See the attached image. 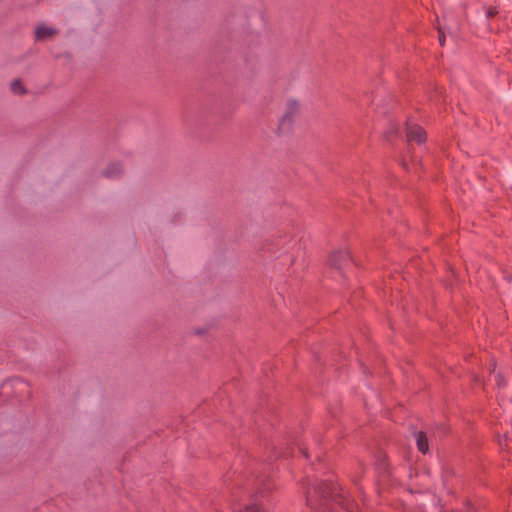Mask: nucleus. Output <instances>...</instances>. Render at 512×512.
Wrapping results in <instances>:
<instances>
[{"label":"nucleus","instance_id":"10","mask_svg":"<svg viewBox=\"0 0 512 512\" xmlns=\"http://www.w3.org/2000/svg\"><path fill=\"white\" fill-rule=\"evenodd\" d=\"M445 34L442 30L439 29V43L440 45H444Z\"/></svg>","mask_w":512,"mask_h":512},{"label":"nucleus","instance_id":"7","mask_svg":"<svg viewBox=\"0 0 512 512\" xmlns=\"http://www.w3.org/2000/svg\"><path fill=\"white\" fill-rule=\"evenodd\" d=\"M417 447L420 452L426 453L428 451V441L423 432H419L416 437Z\"/></svg>","mask_w":512,"mask_h":512},{"label":"nucleus","instance_id":"2","mask_svg":"<svg viewBox=\"0 0 512 512\" xmlns=\"http://www.w3.org/2000/svg\"><path fill=\"white\" fill-rule=\"evenodd\" d=\"M301 102L296 98H288L285 103L284 111L277 122L275 133L278 136L290 134L293 131L296 119L301 112Z\"/></svg>","mask_w":512,"mask_h":512},{"label":"nucleus","instance_id":"9","mask_svg":"<svg viewBox=\"0 0 512 512\" xmlns=\"http://www.w3.org/2000/svg\"><path fill=\"white\" fill-rule=\"evenodd\" d=\"M497 14V10L495 8L487 9V17H494Z\"/></svg>","mask_w":512,"mask_h":512},{"label":"nucleus","instance_id":"3","mask_svg":"<svg viewBox=\"0 0 512 512\" xmlns=\"http://www.w3.org/2000/svg\"><path fill=\"white\" fill-rule=\"evenodd\" d=\"M125 168L123 162L113 160L106 164L101 170V175L107 179H119L124 175Z\"/></svg>","mask_w":512,"mask_h":512},{"label":"nucleus","instance_id":"1","mask_svg":"<svg viewBox=\"0 0 512 512\" xmlns=\"http://www.w3.org/2000/svg\"><path fill=\"white\" fill-rule=\"evenodd\" d=\"M320 496V503L309 494L307 496V509L303 512H350L348 502H344L342 488L326 484L315 489Z\"/></svg>","mask_w":512,"mask_h":512},{"label":"nucleus","instance_id":"11","mask_svg":"<svg viewBox=\"0 0 512 512\" xmlns=\"http://www.w3.org/2000/svg\"><path fill=\"white\" fill-rule=\"evenodd\" d=\"M496 381H497V384H498L499 386L504 384V383H503V380H502V378H501V376H500V375H497V376H496Z\"/></svg>","mask_w":512,"mask_h":512},{"label":"nucleus","instance_id":"8","mask_svg":"<svg viewBox=\"0 0 512 512\" xmlns=\"http://www.w3.org/2000/svg\"><path fill=\"white\" fill-rule=\"evenodd\" d=\"M10 89L14 94L23 95L26 93V89L19 79H15L11 82Z\"/></svg>","mask_w":512,"mask_h":512},{"label":"nucleus","instance_id":"6","mask_svg":"<svg viewBox=\"0 0 512 512\" xmlns=\"http://www.w3.org/2000/svg\"><path fill=\"white\" fill-rule=\"evenodd\" d=\"M407 138L409 141H415L417 143H422L426 139V133L422 127L416 124H408L407 125Z\"/></svg>","mask_w":512,"mask_h":512},{"label":"nucleus","instance_id":"5","mask_svg":"<svg viewBox=\"0 0 512 512\" xmlns=\"http://www.w3.org/2000/svg\"><path fill=\"white\" fill-rule=\"evenodd\" d=\"M58 31L48 25L40 24L35 29V38L38 41H49L52 40L56 35Z\"/></svg>","mask_w":512,"mask_h":512},{"label":"nucleus","instance_id":"4","mask_svg":"<svg viewBox=\"0 0 512 512\" xmlns=\"http://www.w3.org/2000/svg\"><path fill=\"white\" fill-rule=\"evenodd\" d=\"M347 260V253L341 250H335L330 254L328 264L332 269L342 273L344 266L347 264Z\"/></svg>","mask_w":512,"mask_h":512}]
</instances>
